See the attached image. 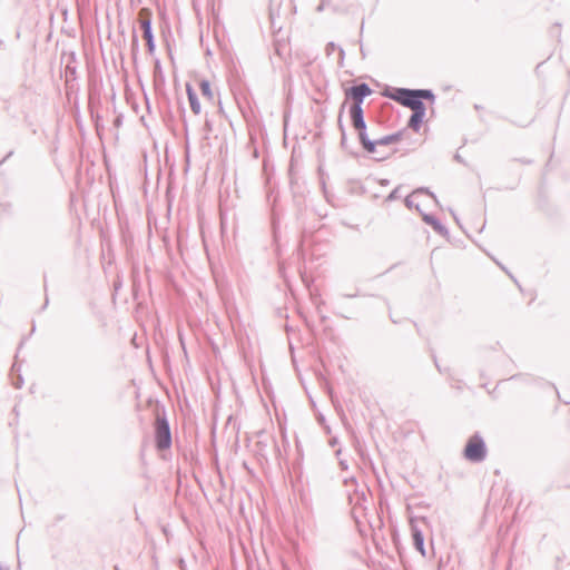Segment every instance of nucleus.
Instances as JSON below:
<instances>
[{
  "label": "nucleus",
  "mask_w": 570,
  "mask_h": 570,
  "mask_svg": "<svg viewBox=\"0 0 570 570\" xmlns=\"http://www.w3.org/2000/svg\"><path fill=\"white\" fill-rule=\"evenodd\" d=\"M156 444L159 450H166L171 444L169 428L165 420L158 419L156 422Z\"/></svg>",
  "instance_id": "6"
},
{
  "label": "nucleus",
  "mask_w": 570,
  "mask_h": 570,
  "mask_svg": "<svg viewBox=\"0 0 570 570\" xmlns=\"http://www.w3.org/2000/svg\"><path fill=\"white\" fill-rule=\"evenodd\" d=\"M399 140H400V135H391V136L383 137V138L379 139L377 141H372V142L375 144V147H376V146H387V145L397 142Z\"/></svg>",
  "instance_id": "10"
},
{
  "label": "nucleus",
  "mask_w": 570,
  "mask_h": 570,
  "mask_svg": "<svg viewBox=\"0 0 570 570\" xmlns=\"http://www.w3.org/2000/svg\"><path fill=\"white\" fill-rule=\"evenodd\" d=\"M199 88L204 99L208 102L214 100V92L212 90L210 83L207 80H202L199 82Z\"/></svg>",
  "instance_id": "9"
},
{
  "label": "nucleus",
  "mask_w": 570,
  "mask_h": 570,
  "mask_svg": "<svg viewBox=\"0 0 570 570\" xmlns=\"http://www.w3.org/2000/svg\"><path fill=\"white\" fill-rule=\"evenodd\" d=\"M432 203V195L423 189L415 190L406 197L407 206L420 212L423 216V219L429 224H433V218L425 213V209L428 205Z\"/></svg>",
  "instance_id": "2"
},
{
  "label": "nucleus",
  "mask_w": 570,
  "mask_h": 570,
  "mask_svg": "<svg viewBox=\"0 0 570 570\" xmlns=\"http://www.w3.org/2000/svg\"><path fill=\"white\" fill-rule=\"evenodd\" d=\"M464 456L473 462L482 461L485 458V445L480 436L473 435L469 439L464 449Z\"/></svg>",
  "instance_id": "4"
},
{
  "label": "nucleus",
  "mask_w": 570,
  "mask_h": 570,
  "mask_svg": "<svg viewBox=\"0 0 570 570\" xmlns=\"http://www.w3.org/2000/svg\"><path fill=\"white\" fill-rule=\"evenodd\" d=\"M186 90L188 94V99L190 104V108L194 111V114L198 115L202 111V104L196 97V94L194 92L191 86L187 85Z\"/></svg>",
  "instance_id": "8"
},
{
  "label": "nucleus",
  "mask_w": 570,
  "mask_h": 570,
  "mask_svg": "<svg viewBox=\"0 0 570 570\" xmlns=\"http://www.w3.org/2000/svg\"><path fill=\"white\" fill-rule=\"evenodd\" d=\"M371 94H372V89L366 83H361V85L354 86L347 91V95L351 96L352 99L354 100L353 105H358V106H361L363 99L366 96H370Z\"/></svg>",
  "instance_id": "7"
},
{
  "label": "nucleus",
  "mask_w": 570,
  "mask_h": 570,
  "mask_svg": "<svg viewBox=\"0 0 570 570\" xmlns=\"http://www.w3.org/2000/svg\"><path fill=\"white\" fill-rule=\"evenodd\" d=\"M151 11L147 8L140 9L138 12V23L140 28L142 29V37L147 42L148 50L150 52L154 51L155 45H154V38L151 33Z\"/></svg>",
  "instance_id": "5"
},
{
  "label": "nucleus",
  "mask_w": 570,
  "mask_h": 570,
  "mask_svg": "<svg viewBox=\"0 0 570 570\" xmlns=\"http://www.w3.org/2000/svg\"><path fill=\"white\" fill-rule=\"evenodd\" d=\"M350 112H351V118H352L353 126L355 127V129L358 130V136H360V139H361V142H362L363 147L370 154H374L375 153V144L370 141L367 139L366 135H365V122H364V119H363L362 107L358 106V105H352L351 109H350Z\"/></svg>",
  "instance_id": "3"
},
{
  "label": "nucleus",
  "mask_w": 570,
  "mask_h": 570,
  "mask_svg": "<svg viewBox=\"0 0 570 570\" xmlns=\"http://www.w3.org/2000/svg\"><path fill=\"white\" fill-rule=\"evenodd\" d=\"M387 96L394 101L413 110V115L409 120V127L419 131L425 120L423 99L428 100L430 105H433L434 95L430 90L394 89Z\"/></svg>",
  "instance_id": "1"
},
{
  "label": "nucleus",
  "mask_w": 570,
  "mask_h": 570,
  "mask_svg": "<svg viewBox=\"0 0 570 570\" xmlns=\"http://www.w3.org/2000/svg\"><path fill=\"white\" fill-rule=\"evenodd\" d=\"M413 540H414L415 548L422 554H424L425 552H424L423 535L419 531H415L414 534H413Z\"/></svg>",
  "instance_id": "11"
}]
</instances>
